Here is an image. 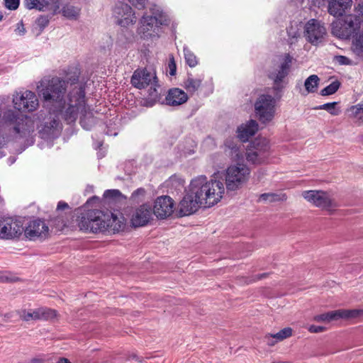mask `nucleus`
I'll return each mask as SVG.
<instances>
[{"instance_id": "680f3d73", "label": "nucleus", "mask_w": 363, "mask_h": 363, "mask_svg": "<svg viewBox=\"0 0 363 363\" xmlns=\"http://www.w3.org/2000/svg\"><path fill=\"white\" fill-rule=\"evenodd\" d=\"M31 363H40V360L38 359H33Z\"/></svg>"}, {"instance_id": "ddd939ff", "label": "nucleus", "mask_w": 363, "mask_h": 363, "mask_svg": "<svg viewBox=\"0 0 363 363\" xmlns=\"http://www.w3.org/2000/svg\"><path fill=\"white\" fill-rule=\"evenodd\" d=\"M292 62V57L289 54H286L284 61L277 67L269 71L268 77L273 81V88L276 91H280L284 87V79L288 76Z\"/></svg>"}, {"instance_id": "a18cd8bd", "label": "nucleus", "mask_w": 363, "mask_h": 363, "mask_svg": "<svg viewBox=\"0 0 363 363\" xmlns=\"http://www.w3.org/2000/svg\"><path fill=\"white\" fill-rule=\"evenodd\" d=\"M18 279V277L10 272H6L0 274V281L2 282H14Z\"/></svg>"}, {"instance_id": "69168bd1", "label": "nucleus", "mask_w": 363, "mask_h": 363, "mask_svg": "<svg viewBox=\"0 0 363 363\" xmlns=\"http://www.w3.org/2000/svg\"><path fill=\"white\" fill-rule=\"evenodd\" d=\"M3 18V15L1 14V13L0 12V21L2 20Z\"/></svg>"}, {"instance_id": "13d9d810", "label": "nucleus", "mask_w": 363, "mask_h": 363, "mask_svg": "<svg viewBox=\"0 0 363 363\" xmlns=\"http://www.w3.org/2000/svg\"><path fill=\"white\" fill-rule=\"evenodd\" d=\"M130 359H135L139 362H141L143 360L142 357H138L135 353H132V354H129V356L128 357V360H130Z\"/></svg>"}, {"instance_id": "37998d69", "label": "nucleus", "mask_w": 363, "mask_h": 363, "mask_svg": "<svg viewBox=\"0 0 363 363\" xmlns=\"http://www.w3.org/2000/svg\"><path fill=\"white\" fill-rule=\"evenodd\" d=\"M282 199L281 196L277 194H270V193H264L260 195L259 200V201H269L270 202H274L277 201H280Z\"/></svg>"}, {"instance_id": "864d4df0", "label": "nucleus", "mask_w": 363, "mask_h": 363, "mask_svg": "<svg viewBox=\"0 0 363 363\" xmlns=\"http://www.w3.org/2000/svg\"><path fill=\"white\" fill-rule=\"evenodd\" d=\"M134 6L138 9L145 8V0H128Z\"/></svg>"}, {"instance_id": "c756f323", "label": "nucleus", "mask_w": 363, "mask_h": 363, "mask_svg": "<svg viewBox=\"0 0 363 363\" xmlns=\"http://www.w3.org/2000/svg\"><path fill=\"white\" fill-rule=\"evenodd\" d=\"M320 81L319 77L315 74L309 76L305 81L304 86L306 91L308 93H314L316 91L318 82Z\"/></svg>"}, {"instance_id": "f704fd0d", "label": "nucleus", "mask_w": 363, "mask_h": 363, "mask_svg": "<svg viewBox=\"0 0 363 363\" xmlns=\"http://www.w3.org/2000/svg\"><path fill=\"white\" fill-rule=\"evenodd\" d=\"M62 13L69 19H77L79 15V9L73 6H66L62 8Z\"/></svg>"}, {"instance_id": "4468645a", "label": "nucleus", "mask_w": 363, "mask_h": 363, "mask_svg": "<svg viewBox=\"0 0 363 363\" xmlns=\"http://www.w3.org/2000/svg\"><path fill=\"white\" fill-rule=\"evenodd\" d=\"M113 15L116 19L117 23L122 27L133 25L137 21L132 8L128 4L123 2H118L116 4L113 9Z\"/></svg>"}, {"instance_id": "473e14b6", "label": "nucleus", "mask_w": 363, "mask_h": 363, "mask_svg": "<svg viewBox=\"0 0 363 363\" xmlns=\"http://www.w3.org/2000/svg\"><path fill=\"white\" fill-rule=\"evenodd\" d=\"M337 102L326 103L314 108L315 110H325L333 116H338L340 110L336 107Z\"/></svg>"}, {"instance_id": "a878e982", "label": "nucleus", "mask_w": 363, "mask_h": 363, "mask_svg": "<svg viewBox=\"0 0 363 363\" xmlns=\"http://www.w3.org/2000/svg\"><path fill=\"white\" fill-rule=\"evenodd\" d=\"M188 100L187 94L179 88H174L169 91L166 96V102L169 106H179Z\"/></svg>"}, {"instance_id": "cd10ccee", "label": "nucleus", "mask_w": 363, "mask_h": 363, "mask_svg": "<svg viewBox=\"0 0 363 363\" xmlns=\"http://www.w3.org/2000/svg\"><path fill=\"white\" fill-rule=\"evenodd\" d=\"M184 179L176 174L170 177L166 182V186L172 193L174 191L177 193L182 191L184 188Z\"/></svg>"}, {"instance_id": "0eeeda50", "label": "nucleus", "mask_w": 363, "mask_h": 363, "mask_svg": "<svg viewBox=\"0 0 363 363\" xmlns=\"http://www.w3.org/2000/svg\"><path fill=\"white\" fill-rule=\"evenodd\" d=\"M250 169L245 164L231 165L225 172V185L228 191H236L248 181Z\"/></svg>"}, {"instance_id": "8fccbe9b", "label": "nucleus", "mask_w": 363, "mask_h": 363, "mask_svg": "<svg viewBox=\"0 0 363 363\" xmlns=\"http://www.w3.org/2000/svg\"><path fill=\"white\" fill-rule=\"evenodd\" d=\"M50 4L48 1L45 0H40L38 3H37V6L35 8V9L40 11H45L48 9Z\"/></svg>"}, {"instance_id": "4be33fe9", "label": "nucleus", "mask_w": 363, "mask_h": 363, "mask_svg": "<svg viewBox=\"0 0 363 363\" xmlns=\"http://www.w3.org/2000/svg\"><path fill=\"white\" fill-rule=\"evenodd\" d=\"M60 131L61 125L59 119L52 118L43 123L39 133L42 138L50 140L57 138Z\"/></svg>"}, {"instance_id": "3c124183", "label": "nucleus", "mask_w": 363, "mask_h": 363, "mask_svg": "<svg viewBox=\"0 0 363 363\" xmlns=\"http://www.w3.org/2000/svg\"><path fill=\"white\" fill-rule=\"evenodd\" d=\"M325 330V328L319 325H311L308 328V331L313 333H322Z\"/></svg>"}, {"instance_id": "72a5a7b5", "label": "nucleus", "mask_w": 363, "mask_h": 363, "mask_svg": "<svg viewBox=\"0 0 363 363\" xmlns=\"http://www.w3.org/2000/svg\"><path fill=\"white\" fill-rule=\"evenodd\" d=\"M292 335V329L291 328H285L275 334H268L265 337H272L277 341H282L284 339Z\"/></svg>"}, {"instance_id": "7ed1b4c3", "label": "nucleus", "mask_w": 363, "mask_h": 363, "mask_svg": "<svg viewBox=\"0 0 363 363\" xmlns=\"http://www.w3.org/2000/svg\"><path fill=\"white\" fill-rule=\"evenodd\" d=\"M68 106L62 113V117L64 121L68 123H72L76 121L78 118V114H81L80 124L83 128L90 130L91 123H93V118L90 124L86 123V117L91 115L89 108L86 107L85 102V91L82 85L74 86L70 90L67 95Z\"/></svg>"}, {"instance_id": "09e8293b", "label": "nucleus", "mask_w": 363, "mask_h": 363, "mask_svg": "<svg viewBox=\"0 0 363 363\" xmlns=\"http://www.w3.org/2000/svg\"><path fill=\"white\" fill-rule=\"evenodd\" d=\"M150 85H151V86L149 90V96L151 99L155 100L159 97V95H160V94L157 89V87H159V85L157 83H156L155 86L154 84H150Z\"/></svg>"}, {"instance_id": "bf43d9fd", "label": "nucleus", "mask_w": 363, "mask_h": 363, "mask_svg": "<svg viewBox=\"0 0 363 363\" xmlns=\"http://www.w3.org/2000/svg\"><path fill=\"white\" fill-rule=\"evenodd\" d=\"M266 338H267V339H268V340H267V344H268L269 345H270V346H273V345H275V343H276L277 342H278L277 340L274 341L273 340H271V338H272V337H266Z\"/></svg>"}, {"instance_id": "ea45409f", "label": "nucleus", "mask_w": 363, "mask_h": 363, "mask_svg": "<svg viewBox=\"0 0 363 363\" xmlns=\"http://www.w3.org/2000/svg\"><path fill=\"white\" fill-rule=\"evenodd\" d=\"M146 191L144 188H138L136 190H135L130 198V199L135 203H139L142 201L145 196Z\"/></svg>"}, {"instance_id": "6e6d98bb", "label": "nucleus", "mask_w": 363, "mask_h": 363, "mask_svg": "<svg viewBox=\"0 0 363 363\" xmlns=\"http://www.w3.org/2000/svg\"><path fill=\"white\" fill-rule=\"evenodd\" d=\"M65 209H69V205L65 201H59L57 203V209H56L57 212L63 211Z\"/></svg>"}, {"instance_id": "bb28decb", "label": "nucleus", "mask_w": 363, "mask_h": 363, "mask_svg": "<svg viewBox=\"0 0 363 363\" xmlns=\"http://www.w3.org/2000/svg\"><path fill=\"white\" fill-rule=\"evenodd\" d=\"M350 118L357 125H363V104L352 106L348 109Z\"/></svg>"}, {"instance_id": "603ef678", "label": "nucleus", "mask_w": 363, "mask_h": 363, "mask_svg": "<svg viewBox=\"0 0 363 363\" xmlns=\"http://www.w3.org/2000/svg\"><path fill=\"white\" fill-rule=\"evenodd\" d=\"M168 66H169V74L171 76L175 75L176 71H177V66H176V64H175V62H174V60L173 57H172L169 60Z\"/></svg>"}, {"instance_id": "f03ea898", "label": "nucleus", "mask_w": 363, "mask_h": 363, "mask_svg": "<svg viewBox=\"0 0 363 363\" xmlns=\"http://www.w3.org/2000/svg\"><path fill=\"white\" fill-rule=\"evenodd\" d=\"M79 80L78 75H74L67 80L55 77L50 79H43L38 85V91L48 103L57 106L60 110L65 107V96L67 91V84L75 85Z\"/></svg>"}, {"instance_id": "c9c22d12", "label": "nucleus", "mask_w": 363, "mask_h": 363, "mask_svg": "<svg viewBox=\"0 0 363 363\" xmlns=\"http://www.w3.org/2000/svg\"><path fill=\"white\" fill-rule=\"evenodd\" d=\"M185 88L189 92H195L198 90L201 84V81L198 79L188 77L184 82Z\"/></svg>"}, {"instance_id": "49530a36", "label": "nucleus", "mask_w": 363, "mask_h": 363, "mask_svg": "<svg viewBox=\"0 0 363 363\" xmlns=\"http://www.w3.org/2000/svg\"><path fill=\"white\" fill-rule=\"evenodd\" d=\"M5 6L10 10H16L18 8L20 0H4Z\"/></svg>"}, {"instance_id": "a211bd4d", "label": "nucleus", "mask_w": 363, "mask_h": 363, "mask_svg": "<svg viewBox=\"0 0 363 363\" xmlns=\"http://www.w3.org/2000/svg\"><path fill=\"white\" fill-rule=\"evenodd\" d=\"M23 227L21 222L12 218L0 221V238L10 239L21 235Z\"/></svg>"}, {"instance_id": "f8f14e48", "label": "nucleus", "mask_w": 363, "mask_h": 363, "mask_svg": "<svg viewBox=\"0 0 363 363\" xmlns=\"http://www.w3.org/2000/svg\"><path fill=\"white\" fill-rule=\"evenodd\" d=\"M301 195L306 201L318 208L330 210L337 207L336 202L327 191L308 190L303 191Z\"/></svg>"}, {"instance_id": "a19ab883", "label": "nucleus", "mask_w": 363, "mask_h": 363, "mask_svg": "<svg viewBox=\"0 0 363 363\" xmlns=\"http://www.w3.org/2000/svg\"><path fill=\"white\" fill-rule=\"evenodd\" d=\"M50 221L57 230H62L67 225V220L64 216L58 215L55 218H51Z\"/></svg>"}, {"instance_id": "423d86ee", "label": "nucleus", "mask_w": 363, "mask_h": 363, "mask_svg": "<svg viewBox=\"0 0 363 363\" xmlns=\"http://www.w3.org/2000/svg\"><path fill=\"white\" fill-rule=\"evenodd\" d=\"M362 23L360 16L355 14L346 15L333 22L331 33L338 38L350 39L359 33Z\"/></svg>"}, {"instance_id": "c85d7f7f", "label": "nucleus", "mask_w": 363, "mask_h": 363, "mask_svg": "<svg viewBox=\"0 0 363 363\" xmlns=\"http://www.w3.org/2000/svg\"><path fill=\"white\" fill-rule=\"evenodd\" d=\"M337 311L338 320L354 319L363 315V310L362 309H339Z\"/></svg>"}, {"instance_id": "412c9836", "label": "nucleus", "mask_w": 363, "mask_h": 363, "mask_svg": "<svg viewBox=\"0 0 363 363\" xmlns=\"http://www.w3.org/2000/svg\"><path fill=\"white\" fill-rule=\"evenodd\" d=\"M152 206L144 203L137 208L132 216L131 222L133 226L140 227L145 225L150 220L152 214Z\"/></svg>"}, {"instance_id": "aec40b11", "label": "nucleus", "mask_w": 363, "mask_h": 363, "mask_svg": "<svg viewBox=\"0 0 363 363\" xmlns=\"http://www.w3.org/2000/svg\"><path fill=\"white\" fill-rule=\"evenodd\" d=\"M49 233V227L41 219H35L29 222L25 229V235L30 240L45 238Z\"/></svg>"}, {"instance_id": "4d7b16f0", "label": "nucleus", "mask_w": 363, "mask_h": 363, "mask_svg": "<svg viewBox=\"0 0 363 363\" xmlns=\"http://www.w3.org/2000/svg\"><path fill=\"white\" fill-rule=\"evenodd\" d=\"M356 12L358 13L357 16H360L361 21L363 23V1L359 3L355 8Z\"/></svg>"}, {"instance_id": "393cba45", "label": "nucleus", "mask_w": 363, "mask_h": 363, "mask_svg": "<svg viewBox=\"0 0 363 363\" xmlns=\"http://www.w3.org/2000/svg\"><path fill=\"white\" fill-rule=\"evenodd\" d=\"M258 130V123L255 120H250L246 124H242L238 128V138L242 142H246L253 136Z\"/></svg>"}, {"instance_id": "6e6552de", "label": "nucleus", "mask_w": 363, "mask_h": 363, "mask_svg": "<svg viewBox=\"0 0 363 363\" xmlns=\"http://www.w3.org/2000/svg\"><path fill=\"white\" fill-rule=\"evenodd\" d=\"M167 24V21L162 15L143 16L140 20L138 33L143 39L159 38L162 33V26Z\"/></svg>"}, {"instance_id": "e433bc0d", "label": "nucleus", "mask_w": 363, "mask_h": 363, "mask_svg": "<svg viewBox=\"0 0 363 363\" xmlns=\"http://www.w3.org/2000/svg\"><path fill=\"white\" fill-rule=\"evenodd\" d=\"M341 84L338 80H335L320 91L322 96H329L335 94L340 88Z\"/></svg>"}, {"instance_id": "1a4fd4ad", "label": "nucleus", "mask_w": 363, "mask_h": 363, "mask_svg": "<svg viewBox=\"0 0 363 363\" xmlns=\"http://www.w3.org/2000/svg\"><path fill=\"white\" fill-rule=\"evenodd\" d=\"M276 101L269 94L260 95L255 103V113L257 119L263 124L272 121L275 115Z\"/></svg>"}, {"instance_id": "2f4dec72", "label": "nucleus", "mask_w": 363, "mask_h": 363, "mask_svg": "<svg viewBox=\"0 0 363 363\" xmlns=\"http://www.w3.org/2000/svg\"><path fill=\"white\" fill-rule=\"evenodd\" d=\"M352 49L359 57H363V33L353 40Z\"/></svg>"}, {"instance_id": "f3484780", "label": "nucleus", "mask_w": 363, "mask_h": 363, "mask_svg": "<svg viewBox=\"0 0 363 363\" xmlns=\"http://www.w3.org/2000/svg\"><path fill=\"white\" fill-rule=\"evenodd\" d=\"M174 202L169 196H161L156 199L153 207V213L160 219L170 216L174 212Z\"/></svg>"}, {"instance_id": "b1692460", "label": "nucleus", "mask_w": 363, "mask_h": 363, "mask_svg": "<svg viewBox=\"0 0 363 363\" xmlns=\"http://www.w3.org/2000/svg\"><path fill=\"white\" fill-rule=\"evenodd\" d=\"M352 0H331L328 3V12L334 16H341L352 6Z\"/></svg>"}, {"instance_id": "f257e3e1", "label": "nucleus", "mask_w": 363, "mask_h": 363, "mask_svg": "<svg viewBox=\"0 0 363 363\" xmlns=\"http://www.w3.org/2000/svg\"><path fill=\"white\" fill-rule=\"evenodd\" d=\"M123 225L116 215L97 209L89 210L79 217L78 226L86 233H97L104 231L118 232Z\"/></svg>"}, {"instance_id": "de8ad7c7", "label": "nucleus", "mask_w": 363, "mask_h": 363, "mask_svg": "<svg viewBox=\"0 0 363 363\" xmlns=\"http://www.w3.org/2000/svg\"><path fill=\"white\" fill-rule=\"evenodd\" d=\"M335 60L340 65H348L352 64L351 60L343 55H337L335 57Z\"/></svg>"}, {"instance_id": "20e7f679", "label": "nucleus", "mask_w": 363, "mask_h": 363, "mask_svg": "<svg viewBox=\"0 0 363 363\" xmlns=\"http://www.w3.org/2000/svg\"><path fill=\"white\" fill-rule=\"evenodd\" d=\"M195 183L194 191L201 196L205 207H211L218 203L225 193L222 181L211 179L208 181L206 176H199L193 179Z\"/></svg>"}, {"instance_id": "5701e85b", "label": "nucleus", "mask_w": 363, "mask_h": 363, "mask_svg": "<svg viewBox=\"0 0 363 363\" xmlns=\"http://www.w3.org/2000/svg\"><path fill=\"white\" fill-rule=\"evenodd\" d=\"M259 144V143L255 142L254 150L247 151L246 159L248 162L253 164H259L264 160L267 152L269 149V145L265 140L262 141V145L260 148L258 147Z\"/></svg>"}, {"instance_id": "2eb2a0df", "label": "nucleus", "mask_w": 363, "mask_h": 363, "mask_svg": "<svg viewBox=\"0 0 363 363\" xmlns=\"http://www.w3.org/2000/svg\"><path fill=\"white\" fill-rule=\"evenodd\" d=\"M13 102L15 108L21 111H33L38 106L36 95L34 92L28 90L23 93H17L13 96Z\"/></svg>"}, {"instance_id": "338daca9", "label": "nucleus", "mask_w": 363, "mask_h": 363, "mask_svg": "<svg viewBox=\"0 0 363 363\" xmlns=\"http://www.w3.org/2000/svg\"><path fill=\"white\" fill-rule=\"evenodd\" d=\"M59 9V6H56V9H55V11Z\"/></svg>"}, {"instance_id": "9d476101", "label": "nucleus", "mask_w": 363, "mask_h": 363, "mask_svg": "<svg viewBox=\"0 0 363 363\" xmlns=\"http://www.w3.org/2000/svg\"><path fill=\"white\" fill-rule=\"evenodd\" d=\"M194 185L195 183L192 179L189 190L179 203V215L181 217L191 215L197 211L201 206H204L201 196L194 191Z\"/></svg>"}, {"instance_id": "9b49d317", "label": "nucleus", "mask_w": 363, "mask_h": 363, "mask_svg": "<svg viewBox=\"0 0 363 363\" xmlns=\"http://www.w3.org/2000/svg\"><path fill=\"white\" fill-rule=\"evenodd\" d=\"M327 35L325 24L320 21L311 18L304 26L303 36L313 45L322 43Z\"/></svg>"}, {"instance_id": "39448f33", "label": "nucleus", "mask_w": 363, "mask_h": 363, "mask_svg": "<svg viewBox=\"0 0 363 363\" xmlns=\"http://www.w3.org/2000/svg\"><path fill=\"white\" fill-rule=\"evenodd\" d=\"M3 119L6 123L12 125L16 138H26L35 131V123L30 117L23 116L13 110L4 112Z\"/></svg>"}, {"instance_id": "c03bdc74", "label": "nucleus", "mask_w": 363, "mask_h": 363, "mask_svg": "<svg viewBox=\"0 0 363 363\" xmlns=\"http://www.w3.org/2000/svg\"><path fill=\"white\" fill-rule=\"evenodd\" d=\"M50 19L48 16H40L35 21V23L42 31L49 23Z\"/></svg>"}, {"instance_id": "0e129e2a", "label": "nucleus", "mask_w": 363, "mask_h": 363, "mask_svg": "<svg viewBox=\"0 0 363 363\" xmlns=\"http://www.w3.org/2000/svg\"><path fill=\"white\" fill-rule=\"evenodd\" d=\"M11 316H12V313H7V314L5 315V317L8 318H11Z\"/></svg>"}, {"instance_id": "5fc2aeb1", "label": "nucleus", "mask_w": 363, "mask_h": 363, "mask_svg": "<svg viewBox=\"0 0 363 363\" xmlns=\"http://www.w3.org/2000/svg\"><path fill=\"white\" fill-rule=\"evenodd\" d=\"M268 275H269L268 273H262V274H257V275L253 277L252 279H250L247 281V284L256 281L257 280H260V279H264V278L267 277Z\"/></svg>"}, {"instance_id": "79ce46f5", "label": "nucleus", "mask_w": 363, "mask_h": 363, "mask_svg": "<svg viewBox=\"0 0 363 363\" xmlns=\"http://www.w3.org/2000/svg\"><path fill=\"white\" fill-rule=\"evenodd\" d=\"M104 197L105 199L117 200L121 197H123V195L118 189H108L104 191Z\"/></svg>"}, {"instance_id": "dca6fc26", "label": "nucleus", "mask_w": 363, "mask_h": 363, "mask_svg": "<svg viewBox=\"0 0 363 363\" xmlns=\"http://www.w3.org/2000/svg\"><path fill=\"white\" fill-rule=\"evenodd\" d=\"M19 317L24 321L44 320H48L55 318L57 311L46 307H40L33 310L26 311L22 309L17 311Z\"/></svg>"}, {"instance_id": "052dcab7", "label": "nucleus", "mask_w": 363, "mask_h": 363, "mask_svg": "<svg viewBox=\"0 0 363 363\" xmlns=\"http://www.w3.org/2000/svg\"><path fill=\"white\" fill-rule=\"evenodd\" d=\"M58 363H71L67 359L65 358H61L58 361Z\"/></svg>"}, {"instance_id": "6ab92c4d", "label": "nucleus", "mask_w": 363, "mask_h": 363, "mask_svg": "<svg viewBox=\"0 0 363 363\" xmlns=\"http://www.w3.org/2000/svg\"><path fill=\"white\" fill-rule=\"evenodd\" d=\"M130 82L134 87L142 89L150 84L155 86L158 82L155 73H151L145 69H138L133 72Z\"/></svg>"}, {"instance_id": "e2e57ef3", "label": "nucleus", "mask_w": 363, "mask_h": 363, "mask_svg": "<svg viewBox=\"0 0 363 363\" xmlns=\"http://www.w3.org/2000/svg\"><path fill=\"white\" fill-rule=\"evenodd\" d=\"M4 138H3V139H1V138H0V148L4 145Z\"/></svg>"}, {"instance_id": "4c0bfd02", "label": "nucleus", "mask_w": 363, "mask_h": 363, "mask_svg": "<svg viewBox=\"0 0 363 363\" xmlns=\"http://www.w3.org/2000/svg\"><path fill=\"white\" fill-rule=\"evenodd\" d=\"M184 55L186 64L194 67L198 64L196 55L187 47L184 48Z\"/></svg>"}, {"instance_id": "58836bf2", "label": "nucleus", "mask_w": 363, "mask_h": 363, "mask_svg": "<svg viewBox=\"0 0 363 363\" xmlns=\"http://www.w3.org/2000/svg\"><path fill=\"white\" fill-rule=\"evenodd\" d=\"M287 34L289 37V43L291 45L295 43L301 35L297 27H294L292 26L287 28Z\"/></svg>"}, {"instance_id": "7c9ffc66", "label": "nucleus", "mask_w": 363, "mask_h": 363, "mask_svg": "<svg viewBox=\"0 0 363 363\" xmlns=\"http://www.w3.org/2000/svg\"><path fill=\"white\" fill-rule=\"evenodd\" d=\"M338 320L337 311H332L323 314L317 315L314 317L316 322H330Z\"/></svg>"}]
</instances>
